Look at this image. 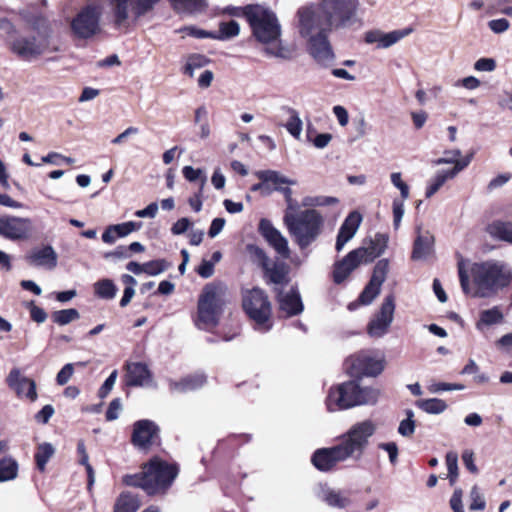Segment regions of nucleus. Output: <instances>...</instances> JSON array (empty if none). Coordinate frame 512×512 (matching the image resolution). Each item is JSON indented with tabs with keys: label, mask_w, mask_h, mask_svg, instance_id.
Instances as JSON below:
<instances>
[{
	"label": "nucleus",
	"mask_w": 512,
	"mask_h": 512,
	"mask_svg": "<svg viewBox=\"0 0 512 512\" xmlns=\"http://www.w3.org/2000/svg\"><path fill=\"white\" fill-rule=\"evenodd\" d=\"M58 255L51 245L32 248L26 255L28 265L53 270L57 266Z\"/></svg>",
	"instance_id": "nucleus-19"
},
{
	"label": "nucleus",
	"mask_w": 512,
	"mask_h": 512,
	"mask_svg": "<svg viewBox=\"0 0 512 512\" xmlns=\"http://www.w3.org/2000/svg\"><path fill=\"white\" fill-rule=\"evenodd\" d=\"M74 373V364L68 363L62 367L56 376V382L58 385L63 386L71 379Z\"/></svg>",
	"instance_id": "nucleus-57"
},
{
	"label": "nucleus",
	"mask_w": 512,
	"mask_h": 512,
	"mask_svg": "<svg viewBox=\"0 0 512 512\" xmlns=\"http://www.w3.org/2000/svg\"><path fill=\"white\" fill-rule=\"evenodd\" d=\"M266 275L270 282L274 284H282L286 280V273L285 271L277 266H274L273 268H266Z\"/></svg>",
	"instance_id": "nucleus-55"
},
{
	"label": "nucleus",
	"mask_w": 512,
	"mask_h": 512,
	"mask_svg": "<svg viewBox=\"0 0 512 512\" xmlns=\"http://www.w3.org/2000/svg\"><path fill=\"white\" fill-rule=\"evenodd\" d=\"M158 437L157 425L148 419L139 420L133 425L132 443L134 446L148 448Z\"/></svg>",
	"instance_id": "nucleus-22"
},
{
	"label": "nucleus",
	"mask_w": 512,
	"mask_h": 512,
	"mask_svg": "<svg viewBox=\"0 0 512 512\" xmlns=\"http://www.w3.org/2000/svg\"><path fill=\"white\" fill-rule=\"evenodd\" d=\"M362 222V215L357 212L353 211L348 214V216L345 218L344 222L340 226L335 249L337 252H340L344 246L355 236L357 233L360 224Z\"/></svg>",
	"instance_id": "nucleus-24"
},
{
	"label": "nucleus",
	"mask_w": 512,
	"mask_h": 512,
	"mask_svg": "<svg viewBox=\"0 0 512 512\" xmlns=\"http://www.w3.org/2000/svg\"><path fill=\"white\" fill-rule=\"evenodd\" d=\"M55 449L50 443H42L37 447L35 461L38 469L44 471L47 462L54 455Z\"/></svg>",
	"instance_id": "nucleus-42"
},
{
	"label": "nucleus",
	"mask_w": 512,
	"mask_h": 512,
	"mask_svg": "<svg viewBox=\"0 0 512 512\" xmlns=\"http://www.w3.org/2000/svg\"><path fill=\"white\" fill-rule=\"evenodd\" d=\"M160 0H109L113 27L128 32L138 21L153 11Z\"/></svg>",
	"instance_id": "nucleus-9"
},
{
	"label": "nucleus",
	"mask_w": 512,
	"mask_h": 512,
	"mask_svg": "<svg viewBox=\"0 0 512 512\" xmlns=\"http://www.w3.org/2000/svg\"><path fill=\"white\" fill-rule=\"evenodd\" d=\"M407 418L402 420L398 427V433L404 437L411 436L415 431L414 413L412 410L406 411Z\"/></svg>",
	"instance_id": "nucleus-51"
},
{
	"label": "nucleus",
	"mask_w": 512,
	"mask_h": 512,
	"mask_svg": "<svg viewBox=\"0 0 512 512\" xmlns=\"http://www.w3.org/2000/svg\"><path fill=\"white\" fill-rule=\"evenodd\" d=\"M481 82L474 76H468L455 82L454 86L463 87L467 90H475L479 88Z\"/></svg>",
	"instance_id": "nucleus-64"
},
{
	"label": "nucleus",
	"mask_w": 512,
	"mask_h": 512,
	"mask_svg": "<svg viewBox=\"0 0 512 512\" xmlns=\"http://www.w3.org/2000/svg\"><path fill=\"white\" fill-rule=\"evenodd\" d=\"M434 237L426 231L418 233L413 246L412 259L424 260L433 252Z\"/></svg>",
	"instance_id": "nucleus-28"
},
{
	"label": "nucleus",
	"mask_w": 512,
	"mask_h": 512,
	"mask_svg": "<svg viewBox=\"0 0 512 512\" xmlns=\"http://www.w3.org/2000/svg\"><path fill=\"white\" fill-rule=\"evenodd\" d=\"M389 271V261L387 259L379 260L373 270L372 277L370 281L373 283L382 286L384 283L387 273Z\"/></svg>",
	"instance_id": "nucleus-46"
},
{
	"label": "nucleus",
	"mask_w": 512,
	"mask_h": 512,
	"mask_svg": "<svg viewBox=\"0 0 512 512\" xmlns=\"http://www.w3.org/2000/svg\"><path fill=\"white\" fill-rule=\"evenodd\" d=\"M446 466L450 484L454 485L458 478V454L454 451H449L446 454Z\"/></svg>",
	"instance_id": "nucleus-47"
},
{
	"label": "nucleus",
	"mask_w": 512,
	"mask_h": 512,
	"mask_svg": "<svg viewBox=\"0 0 512 512\" xmlns=\"http://www.w3.org/2000/svg\"><path fill=\"white\" fill-rule=\"evenodd\" d=\"M275 190L280 191V192L283 193V195L285 197V200H286V203H287L286 211H291V212H297L298 211L299 204L297 203V201H295L292 198L293 192H292L291 188H289V187H275Z\"/></svg>",
	"instance_id": "nucleus-58"
},
{
	"label": "nucleus",
	"mask_w": 512,
	"mask_h": 512,
	"mask_svg": "<svg viewBox=\"0 0 512 512\" xmlns=\"http://www.w3.org/2000/svg\"><path fill=\"white\" fill-rule=\"evenodd\" d=\"M182 173H183V176L185 177V179L188 180L189 182H195V181L200 180V182H201L200 192L202 191L207 178L201 169H195L192 166H185L182 169Z\"/></svg>",
	"instance_id": "nucleus-49"
},
{
	"label": "nucleus",
	"mask_w": 512,
	"mask_h": 512,
	"mask_svg": "<svg viewBox=\"0 0 512 512\" xmlns=\"http://www.w3.org/2000/svg\"><path fill=\"white\" fill-rule=\"evenodd\" d=\"M175 9L189 13L202 12L207 7L206 0H171Z\"/></svg>",
	"instance_id": "nucleus-41"
},
{
	"label": "nucleus",
	"mask_w": 512,
	"mask_h": 512,
	"mask_svg": "<svg viewBox=\"0 0 512 512\" xmlns=\"http://www.w3.org/2000/svg\"><path fill=\"white\" fill-rule=\"evenodd\" d=\"M416 406L428 414H441L447 409V404L439 398L420 399Z\"/></svg>",
	"instance_id": "nucleus-35"
},
{
	"label": "nucleus",
	"mask_w": 512,
	"mask_h": 512,
	"mask_svg": "<svg viewBox=\"0 0 512 512\" xmlns=\"http://www.w3.org/2000/svg\"><path fill=\"white\" fill-rule=\"evenodd\" d=\"M227 303V288L221 283L204 286L198 299L196 326L203 330L215 328Z\"/></svg>",
	"instance_id": "nucleus-8"
},
{
	"label": "nucleus",
	"mask_w": 512,
	"mask_h": 512,
	"mask_svg": "<svg viewBox=\"0 0 512 512\" xmlns=\"http://www.w3.org/2000/svg\"><path fill=\"white\" fill-rule=\"evenodd\" d=\"M328 32L312 34L305 37L308 41V50L311 56L321 64H329L334 59V53L327 37Z\"/></svg>",
	"instance_id": "nucleus-17"
},
{
	"label": "nucleus",
	"mask_w": 512,
	"mask_h": 512,
	"mask_svg": "<svg viewBox=\"0 0 512 512\" xmlns=\"http://www.w3.org/2000/svg\"><path fill=\"white\" fill-rule=\"evenodd\" d=\"M376 429V424L369 419L353 424L340 437L338 444L314 452L311 459L313 465L320 471H329L340 462L360 460Z\"/></svg>",
	"instance_id": "nucleus-1"
},
{
	"label": "nucleus",
	"mask_w": 512,
	"mask_h": 512,
	"mask_svg": "<svg viewBox=\"0 0 512 512\" xmlns=\"http://www.w3.org/2000/svg\"><path fill=\"white\" fill-rule=\"evenodd\" d=\"M117 376H118L117 370L112 371V373L105 380V382L103 383V385L100 387V389L98 391V396L100 398L103 399V398L107 397V395L111 392V390L113 389V387L115 385Z\"/></svg>",
	"instance_id": "nucleus-56"
},
{
	"label": "nucleus",
	"mask_w": 512,
	"mask_h": 512,
	"mask_svg": "<svg viewBox=\"0 0 512 512\" xmlns=\"http://www.w3.org/2000/svg\"><path fill=\"white\" fill-rule=\"evenodd\" d=\"M395 300L392 295L384 298L379 311L371 318L367 325V333L372 338L385 336L394 319Z\"/></svg>",
	"instance_id": "nucleus-15"
},
{
	"label": "nucleus",
	"mask_w": 512,
	"mask_h": 512,
	"mask_svg": "<svg viewBox=\"0 0 512 512\" xmlns=\"http://www.w3.org/2000/svg\"><path fill=\"white\" fill-rule=\"evenodd\" d=\"M209 63V59L201 54H191L187 56L183 73L189 77H194L195 71L204 68Z\"/></svg>",
	"instance_id": "nucleus-34"
},
{
	"label": "nucleus",
	"mask_w": 512,
	"mask_h": 512,
	"mask_svg": "<svg viewBox=\"0 0 512 512\" xmlns=\"http://www.w3.org/2000/svg\"><path fill=\"white\" fill-rule=\"evenodd\" d=\"M458 274L463 292L473 297H490L506 287L511 280L510 270L503 264L487 261L471 267L474 287L470 286L464 261L458 263Z\"/></svg>",
	"instance_id": "nucleus-3"
},
{
	"label": "nucleus",
	"mask_w": 512,
	"mask_h": 512,
	"mask_svg": "<svg viewBox=\"0 0 512 512\" xmlns=\"http://www.w3.org/2000/svg\"><path fill=\"white\" fill-rule=\"evenodd\" d=\"M381 286L369 281L364 290L359 296V302L363 305H368L378 296Z\"/></svg>",
	"instance_id": "nucleus-48"
},
{
	"label": "nucleus",
	"mask_w": 512,
	"mask_h": 512,
	"mask_svg": "<svg viewBox=\"0 0 512 512\" xmlns=\"http://www.w3.org/2000/svg\"><path fill=\"white\" fill-rule=\"evenodd\" d=\"M7 385L15 391L17 396L26 397L31 401L37 398L36 384L33 380L23 376L18 368H13L7 378Z\"/></svg>",
	"instance_id": "nucleus-21"
},
{
	"label": "nucleus",
	"mask_w": 512,
	"mask_h": 512,
	"mask_svg": "<svg viewBox=\"0 0 512 512\" xmlns=\"http://www.w3.org/2000/svg\"><path fill=\"white\" fill-rule=\"evenodd\" d=\"M79 317H80L79 312L74 308L55 311L52 314L53 321L61 326L67 325V324L79 319Z\"/></svg>",
	"instance_id": "nucleus-45"
},
{
	"label": "nucleus",
	"mask_w": 512,
	"mask_h": 512,
	"mask_svg": "<svg viewBox=\"0 0 512 512\" xmlns=\"http://www.w3.org/2000/svg\"><path fill=\"white\" fill-rule=\"evenodd\" d=\"M321 8V4H309L298 9V27L302 37L329 32L334 28L332 24L327 21V15L323 13Z\"/></svg>",
	"instance_id": "nucleus-12"
},
{
	"label": "nucleus",
	"mask_w": 512,
	"mask_h": 512,
	"mask_svg": "<svg viewBox=\"0 0 512 512\" xmlns=\"http://www.w3.org/2000/svg\"><path fill=\"white\" fill-rule=\"evenodd\" d=\"M32 229L29 218L13 215H0V236L8 240H21L28 237Z\"/></svg>",
	"instance_id": "nucleus-16"
},
{
	"label": "nucleus",
	"mask_w": 512,
	"mask_h": 512,
	"mask_svg": "<svg viewBox=\"0 0 512 512\" xmlns=\"http://www.w3.org/2000/svg\"><path fill=\"white\" fill-rule=\"evenodd\" d=\"M240 27L239 24L231 20L229 22H221L219 24V31L213 32L214 36L212 39L217 40H228L239 35Z\"/></svg>",
	"instance_id": "nucleus-38"
},
{
	"label": "nucleus",
	"mask_w": 512,
	"mask_h": 512,
	"mask_svg": "<svg viewBox=\"0 0 512 512\" xmlns=\"http://www.w3.org/2000/svg\"><path fill=\"white\" fill-rule=\"evenodd\" d=\"M140 507V502L137 496L123 492L117 498L114 505V512H136Z\"/></svg>",
	"instance_id": "nucleus-30"
},
{
	"label": "nucleus",
	"mask_w": 512,
	"mask_h": 512,
	"mask_svg": "<svg viewBox=\"0 0 512 512\" xmlns=\"http://www.w3.org/2000/svg\"><path fill=\"white\" fill-rule=\"evenodd\" d=\"M363 253L365 251L354 249L334 264L333 281L336 284H341L360 264L365 263Z\"/></svg>",
	"instance_id": "nucleus-20"
},
{
	"label": "nucleus",
	"mask_w": 512,
	"mask_h": 512,
	"mask_svg": "<svg viewBox=\"0 0 512 512\" xmlns=\"http://www.w3.org/2000/svg\"><path fill=\"white\" fill-rule=\"evenodd\" d=\"M207 377L204 373L197 372L183 378L181 381H171L170 390L176 392H189L204 386Z\"/></svg>",
	"instance_id": "nucleus-29"
},
{
	"label": "nucleus",
	"mask_w": 512,
	"mask_h": 512,
	"mask_svg": "<svg viewBox=\"0 0 512 512\" xmlns=\"http://www.w3.org/2000/svg\"><path fill=\"white\" fill-rule=\"evenodd\" d=\"M122 410V404L119 398L113 399L106 411V420L113 421L119 417V412Z\"/></svg>",
	"instance_id": "nucleus-60"
},
{
	"label": "nucleus",
	"mask_w": 512,
	"mask_h": 512,
	"mask_svg": "<svg viewBox=\"0 0 512 512\" xmlns=\"http://www.w3.org/2000/svg\"><path fill=\"white\" fill-rule=\"evenodd\" d=\"M252 35L264 46L266 55L281 59H290L292 50L281 39V25L276 14L261 5H250L244 8Z\"/></svg>",
	"instance_id": "nucleus-2"
},
{
	"label": "nucleus",
	"mask_w": 512,
	"mask_h": 512,
	"mask_svg": "<svg viewBox=\"0 0 512 512\" xmlns=\"http://www.w3.org/2000/svg\"><path fill=\"white\" fill-rule=\"evenodd\" d=\"M101 7L87 5L71 21V31L76 38L89 39L101 32Z\"/></svg>",
	"instance_id": "nucleus-13"
},
{
	"label": "nucleus",
	"mask_w": 512,
	"mask_h": 512,
	"mask_svg": "<svg viewBox=\"0 0 512 512\" xmlns=\"http://www.w3.org/2000/svg\"><path fill=\"white\" fill-rule=\"evenodd\" d=\"M320 4L323 13L327 15V21L334 28L344 27L357 20L359 0H322Z\"/></svg>",
	"instance_id": "nucleus-11"
},
{
	"label": "nucleus",
	"mask_w": 512,
	"mask_h": 512,
	"mask_svg": "<svg viewBox=\"0 0 512 512\" xmlns=\"http://www.w3.org/2000/svg\"><path fill=\"white\" fill-rule=\"evenodd\" d=\"M18 475V463L12 457L0 460V482L10 481Z\"/></svg>",
	"instance_id": "nucleus-37"
},
{
	"label": "nucleus",
	"mask_w": 512,
	"mask_h": 512,
	"mask_svg": "<svg viewBox=\"0 0 512 512\" xmlns=\"http://www.w3.org/2000/svg\"><path fill=\"white\" fill-rule=\"evenodd\" d=\"M474 69L480 72H492L496 69V61L493 58H480L474 63Z\"/></svg>",
	"instance_id": "nucleus-59"
},
{
	"label": "nucleus",
	"mask_w": 512,
	"mask_h": 512,
	"mask_svg": "<svg viewBox=\"0 0 512 512\" xmlns=\"http://www.w3.org/2000/svg\"><path fill=\"white\" fill-rule=\"evenodd\" d=\"M339 200L336 197L332 196H305L302 199L301 206L307 209H313L314 207H323V206H331L336 205Z\"/></svg>",
	"instance_id": "nucleus-39"
},
{
	"label": "nucleus",
	"mask_w": 512,
	"mask_h": 512,
	"mask_svg": "<svg viewBox=\"0 0 512 512\" xmlns=\"http://www.w3.org/2000/svg\"><path fill=\"white\" fill-rule=\"evenodd\" d=\"M28 28L9 40L10 51L23 61L32 62L42 55L56 51L51 47V32L47 21L34 16L27 19Z\"/></svg>",
	"instance_id": "nucleus-4"
},
{
	"label": "nucleus",
	"mask_w": 512,
	"mask_h": 512,
	"mask_svg": "<svg viewBox=\"0 0 512 512\" xmlns=\"http://www.w3.org/2000/svg\"><path fill=\"white\" fill-rule=\"evenodd\" d=\"M278 301L280 310L287 316L297 315L303 311L301 297L298 291L293 288L287 292H279Z\"/></svg>",
	"instance_id": "nucleus-25"
},
{
	"label": "nucleus",
	"mask_w": 512,
	"mask_h": 512,
	"mask_svg": "<svg viewBox=\"0 0 512 512\" xmlns=\"http://www.w3.org/2000/svg\"><path fill=\"white\" fill-rule=\"evenodd\" d=\"M243 308L247 315L255 321L257 329L263 332L270 330L268 323L271 315V305L267 295L259 288L247 291L243 296Z\"/></svg>",
	"instance_id": "nucleus-10"
},
{
	"label": "nucleus",
	"mask_w": 512,
	"mask_h": 512,
	"mask_svg": "<svg viewBox=\"0 0 512 512\" xmlns=\"http://www.w3.org/2000/svg\"><path fill=\"white\" fill-rule=\"evenodd\" d=\"M282 110H284L289 115V119L285 124L287 131L293 137L299 139L303 128V123L302 120L300 119L299 113L294 108H291L289 106H283Z\"/></svg>",
	"instance_id": "nucleus-32"
},
{
	"label": "nucleus",
	"mask_w": 512,
	"mask_h": 512,
	"mask_svg": "<svg viewBox=\"0 0 512 512\" xmlns=\"http://www.w3.org/2000/svg\"><path fill=\"white\" fill-rule=\"evenodd\" d=\"M489 232L494 237L512 243V222H495L490 225Z\"/></svg>",
	"instance_id": "nucleus-44"
},
{
	"label": "nucleus",
	"mask_w": 512,
	"mask_h": 512,
	"mask_svg": "<svg viewBox=\"0 0 512 512\" xmlns=\"http://www.w3.org/2000/svg\"><path fill=\"white\" fill-rule=\"evenodd\" d=\"M118 289L110 279H102L94 284V293L102 299H113Z\"/></svg>",
	"instance_id": "nucleus-40"
},
{
	"label": "nucleus",
	"mask_w": 512,
	"mask_h": 512,
	"mask_svg": "<svg viewBox=\"0 0 512 512\" xmlns=\"http://www.w3.org/2000/svg\"><path fill=\"white\" fill-rule=\"evenodd\" d=\"M259 232L264 239L269 243L271 247L282 257L289 258L290 249L288 240L282 235V233L276 229L273 224L267 220L262 219L259 223Z\"/></svg>",
	"instance_id": "nucleus-18"
},
{
	"label": "nucleus",
	"mask_w": 512,
	"mask_h": 512,
	"mask_svg": "<svg viewBox=\"0 0 512 512\" xmlns=\"http://www.w3.org/2000/svg\"><path fill=\"white\" fill-rule=\"evenodd\" d=\"M119 238L125 237L130 233L139 230L142 227L141 222L128 221L121 224L112 225Z\"/></svg>",
	"instance_id": "nucleus-52"
},
{
	"label": "nucleus",
	"mask_w": 512,
	"mask_h": 512,
	"mask_svg": "<svg viewBox=\"0 0 512 512\" xmlns=\"http://www.w3.org/2000/svg\"><path fill=\"white\" fill-rule=\"evenodd\" d=\"M503 320V314L498 307L483 310L480 313V318L476 323V328L482 330L485 326L500 323Z\"/></svg>",
	"instance_id": "nucleus-33"
},
{
	"label": "nucleus",
	"mask_w": 512,
	"mask_h": 512,
	"mask_svg": "<svg viewBox=\"0 0 512 512\" xmlns=\"http://www.w3.org/2000/svg\"><path fill=\"white\" fill-rule=\"evenodd\" d=\"M284 224L300 249H305L317 240L324 224L323 216L315 209L300 212L285 211Z\"/></svg>",
	"instance_id": "nucleus-7"
},
{
	"label": "nucleus",
	"mask_w": 512,
	"mask_h": 512,
	"mask_svg": "<svg viewBox=\"0 0 512 512\" xmlns=\"http://www.w3.org/2000/svg\"><path fill=\"white\" fill-rule=\"evenodd\" d=\"M404 215V201L399 199L393 200V224L395 229H397L401 223L402 217Z\"/></svg>",
	"instance_id": "nucleus-61"
},
{
	"label": "nucleus",
	"mask_w": 512,
	"mask_h": 512,
	"mask_svg": "<svg viewBox=\"0 0 512 512\" xmlns=\"http://www.w3.org/2000/svg\"><path fill=\"white\" fill-rule=\"evenodd\" d=\"M0 30L3 31L7 35L6 41H7L8 45H9V40L11 38L16 37L17 35L20 34V33H17L16 28L11 21H9L6 18H2V17H0Z\"/></svg>",
	"instance_id": "nucleus-62"
},
{
	"label": "nucleus",
	"mask_w": 512,
	"mask_h": 512,
	"mask_svg": "<svg viewBox=\"0 0 512 512\" xmlns=\"http://www.w3.org/2000/svg\"><path fill=\"white\" fill-rule=\"evenodd\" d=\"M488 26L494 33L501 34L509 29L510 23L505 18H499L489 21Z\"/></svg>",
	"instance_id": "nucleus-63"
},
{
	"label": "nucleus",
	"mask_w": 512,
	"mask_h": 512,
	"mask_svg": "<svg viewBox=\"0 0 512 512\" xmlns=\"http://www.w3.org/2000/svg\"><path fill=\"white\" fill-rule=\"evenodd\" d=\"M246 248H247V251L250 254V256L255 261H257L262 267L266 268L267 262H268V257L266 255V253L264 252V250L256 245H253V244L247 245Z\"/></svg>",
	"instance_id": "nucleus-53"
},
{
	"label": "nucleus",
	"mask_w": 512,
	"mask_h": 512,
	"mask_svg": "<svg viewBox=\"0 0 512 512\" xmlns=\"http://www.w3.org/2000/svg\"><path fill=\"white\" fill-rule=\"evenodd\" d=\"M145 273L156 276L167 270L171 265L164 259L153 260L144 263Z\"/></svg>",
	"instance_id": "nucleus-50"
},
{
	"label": "nucleus",
	"mask_w": 512,
	"mask_h": 512,
	"mask_svg": "<svg viewBox=\"0 0 512 512\" xmlns=\"http://www.w3.org/2000/svg\"><path fill=\"white\" fill-rule=\"evenodd\" d=\"M380 395L379 388L363 386L359 380L355 379L332 386L328 391L325 404L329 412H336L357 406L375 405Z\"/></svg>",
	"instance_id": "nucleus-5"
},
{
	"label": "nucleus",
	"mask_w": 512,
	"mask_h": 512,
	"mask_svg": "<svg viewBox=\"0 0 512 512\" xmlns=\"http://www.w3.org/2000/svg\"><path fill=\"white\" fill-rule=\"evenodd\" d=\"M389 235L385 233H376L374 238L369 240L368 246H362L357 250H363V259L365 263L372 262L375 258L381 256L388 247Z\"/></svg>",
	"instance_id": "nucleus-26"
},
{
	"label": "nucleus",
	"mask_w": 512,
	"mask_h": 512,
	"mask_svg": "<svg viewBox=\"0 0 512 512\" xmlns=\"http://www.w3.org/2000/svg\"><path fill=\"white\" fill-rule=\"evenodd\" d=\"M348 371L352 376L376 377L382 373L385 367L383 356H376L369 351H361L347 360Z\"/></svg>",
	"instance_id": "nucleus-14"
},
{
	"label": "nucleus",
	"mask_w": 512,
	"mask_h": 512,
	"mask_svg": "<svg viewBox=\"0 0 512 512\" xmlns=\"http://www.w3.org/2000/svg\"><path fill=\"white\" fill-rule=\"evenodd\" d=\"M470 499V510H483L485 508V500L476 486H474L470 491Z\"/></svg>",
	"instance_id": "nucleus-54"
},
{
	"label": "nucleus",
	"mask_w": 512,
	"mask_h": 512,
	"mask_svg": "<svg viewBox=\"0 0 512 512\" xmlns=\"http://www.w3.org/2000/svg\"><path fill=\"white\" fill-rule=\"evenodd\" d=\"M410 32L411 29L394 30L388 33L381 30H371L365 33V42L376 44L379 49H387L409 35Z\"/></svg>",
	"instance_id": "nucleus-23"
},
{
	"label": "nucleus",
	"mask_w": 512,
	"mask_h": 512,
	"mask_svg": "<svg viewBox=\"0 0 512 512\" xmlns=\"http://www.w3.org/2000/svg\"><path fill=\"white\" fill-rule=\"evenodd\" d=\"M175 465L168 464L159 458H153L143 466L139 474L125 475L123 482L128 486L142 488L147 494L154 495L166 490L177 476Z\"/></svg>",
	"instance_id": "nucleus-6"
},
{
	"label": "nucleus",
	"mask_w": 512,
	"mask_h": 512,
	"mask_svg": "<svg viewBox=\"0 0 512 512\" xmlns=\"http://www.w3.org/2000/svg\"><path fill=\"white\" fill-rule=\"evenodd\" d=\"M77 453L79 455V463L85 466L88 476V487L90 489L95 482V474L92 466L89 463V456L83 440H80L77 444Z\"/></svg>",
	"instance_id": "nucleus-43"
},
{
	"label": "nucleus",
	"mask_w": 512,
	"mask_h": 512,
	"mask_svg": "<svg viewBox=\"0 0 512 512\" xmlns=\"http://www.w3.org/2000/svg\"><path fill=\"white\" fill-rule=\"evenodd\" d=\"M255 176L263 182H271L275 187H282V185H295L296 181L285 177L274 170H260L255 172Z\"/></svg>",
	"instance_id": "nucleus-31"
},
{
	"label": "nucleus",
	"mask_w": 512,
	"mask_h": 512,
	"mask_svg": "<svg viewBox=\"0 0 512 512\" xmlns=\"http://www.w3.org/2000/svg\"><path fill=\"white\" fill-rule=\"evenodd\" d=\"M126 383L129 386H150L152 376L148 367L142 363L128 364Z\"/></svg>",
	"instance_id": "nucleus-27"
},
{
	"label": "nucleus",
	"mask_w": 512,
	"mask_h": 512,
	"mask_svg": "<svg viewBox=\"0 0 512 512\" xmlns=\"http://www.w3.org/2000/svg\"><path fill=\"white\" fill-rule=\"evenodd\" d=\"M321 498L326 504L335 508H345L350 503L349 498L342 492L332 489L324 490Z\"/></svg>",
	"instance_id": "nucleus-36"
}]
</instances>
